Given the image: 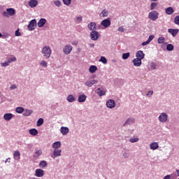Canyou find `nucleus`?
<instances>
[{
    "label": "nucleus",
    "mask_w": 179,
    "mask_h": 179,
    "mask_svg": "<svg viewBox=\"0 0 179 179\" xmlns=\"http://www.w3.org/2000/svg\"><path fill=\"white\" fill-rule=\"evenodd\" d=\"M41 54L46 58V59H48L52 54L51 48L48 45L43 46L41 50Z\"/></svg>",
    "instance_id": "nucleus-1"
},
{
    "label": "nucleus",
    "mask_w": 179,
    "mask_h": 179,
    "mask_svg": "<svg viewBox=\"0 0 179 179\" xmlns=\"http://www.w3.org/2000/svg\"><path fill=\"white\" fill-rule=\"evenodd\" d=\"M148 19L152 20V22L157 20V19H159V13L156 10L150 12L148 14Z\"/></svg>",
    "instance_id": "nucleus-2"
},
{
    "label": "nucleus",
    "mask_w": 179,
    "mask_h": 179,
    "mask_svg": "<svg viewBox=\"0 0 179 179\" xmlns=\"http://www.w3.org/2000/svg\"><path fill=\"white\" fill-rule=\"evenodd\" d=\"M36 27H37V20H36V19L31 20L27 26L29 31H33V30H35Z\"/></svg>",
    "instance_id": "nucleus-3"
},
{
    "label": "nucleus",
    "mask_w": 179,
    "mask_h": 179,
    "mask_svg": "<svg viewBox=\"0 0 179 179\" xmlns=\"http://www.w3.org/2000/svg\"><path fill=\"white\" fill-rule=\"evenodd\" d=\"M100 34L96 30L92 31L90 34V37L92 41H97L99 40V36Z\"/></svg>",
    "instance_id": "nucleus-4"
},
{
    "label": "nucleus",
    "mask_w": 179,
    "mask_h": 179,
    "mask_svg": "<svg viewBox=\"0 0 179 179\" xmlns=\"http://www.w3.org/2000/svg\"><path fill=\"white\" fill-rule=\"evenodd\" d=\"M101 26L105 27V29H107V27H110L111 26V18L108 17L103 20L101 21Z\"/></svg>",
    "instance_id": "nucleus-5"
},
{
    "label": "nucleus",
    "mask_w": 179,
    "mask_h": 179,
    "mask_svg": "<svg viewBox=\"0 0 179 179\" xmlns=\"http://www.w3.org/2000/svg\"><path fill=\"white\" fill-rule=\"evenodd\" d=\"M158 119L160 122H167V120H169V115L166 113H162Z\"/></svg>",
    "instance_id": "nucleus-6"
},
{
    "label": "nucleus",
    "mask_w": 179,
    "mask_h": 179,
    "mask_svg": "<svg viewBox=\"0 0 179 179\" xmlns=\"http://www.w3.org/2000/svg\"><path fill=\"white\" fill-rule=\"evenodd\" d=\"M96 83H99V80H88L85 83V86H87V87H92L93 85H96Z\"/></svg>",
    "instance_id": "nucleus-7"
},
{
    "label": "nucleus",
    "mask_w": 179,
    "mask_h": 179,
    "mask_svg": "<svg viewBox=\"0 0 179 179\" xmlns=\"http://www.w3.org/2000/svg\"><path fill=\"white\" fill-rule=\"evenodd\" d=\"M106 106L108 108H114V107H115V101L109 99L106 101Z\"/></svg>",
    "instance_id": "nucleus-8"
},
{
    "label": "nucleus",
    "mask_w": 179,
    "mask_h": 179,
    "mask_svg": "<svg viewBox=\"0 0 179 179\" xmlns=\"http://www.w3.org/2000/svg\"><path fill=\"white\" fill-rule=\"evenodd\" d=\"M72 51V45H67L64 47L63 52L66 55H69V54H71Z\"/></svg>",
    "instance_id": "nucleus-9"
},
{
    "label": "nucleus",
    "mask_w": 179,
    "mask_h": 179,
    "mask_svg": "<svg viewBox=\"0 0 179 179\" xmlns=\"http://www.w3.org/2000/svg\"><path fill=\"white\" fill-rule=\"evenodd\" d=\"M178 31L179 29H168V32L170 33V34H171V36L173 37H176V36H177V34H178Z\"/></svg>",
    "instance_id": "nucleus-10"
},
{
    "label": "nucleus",
    "mask_w": 179,
    "mask_h": 179,
    "mask_svg": "<svg viewBox=\"0 0 179 179\" xmlns=\"http://www.w3.org/2000/svg\"><path fill=\"white\" fill-rule=\"evenodd\" d=\"M96 24L95 22H92L88 24L87 25V28L89 29V30H90L91 31H93L94 30H96L97 28L96 27Z\"/></svg>",
    "instance_id": "nucleus-11"
},
{
    "label": "nucleus",
    "mask_w": 179,
    "mask_h": 179,
    "mask_svg": "<svg viewBox=\"0 0 179 179\" xmlns=\"http://www.w3.org/2000/svg\"><path fill=\"white\" fill-rule=\"evenodd\" d=\"M136 57L137 59L142 60L145 58V53L142 50H138L136 53Z\"/></svg>",
    "instance_id": "nucleus-12"
},
{
    "label": "nucleus",
    "mask_w": 179,
    "mask_h": 179,
    "mask_svg": "<svg viewBox=\"0 0 179 179\" xmlns=\"http://www.w3.org/2000/svg\"><path fill=\"white\" fill-rule=\"evenodd\" d=\"M132 63L134 66H141L142 65V60L141 59L135 58L132 60Z\"/></svg>",
    "instance_id": "nucleus-13"
},
{
    "label": "nucleus",
    "mask_w": 179,
    "mask_h": 179,
    "mask_svg": "<svg viewBox=\"0 0 179 179\" xmlns=\"http://www.w3.org/2000/svg\"><path fill=\"white\" fill-rule=\"evenodd\" d=\"M60 132L64 136L68 135V134H69V128L67 127H62L60 129Z\"/></svg>",
    "instance_id": "nucleus-14"
},
{
    "label": "nucleus",
    "mask_w": 179,
    "mask_h": 179,
    "mask_svg": "<svg viewBox=\"0 0 179 179\" xmlns=\"http://www.w3.org/2000/svg\"><path fill=\"white\" fill-rule=\"evenodd\" d=\"M36 177H43L44 176V170L38 169L35 171Z\"/></svg>",
    "instance_id": "nucleus-15"
},
{
    "label": "nucleus",
    "mask_w": 179,
    "mask_h": 179,
    "mask_svg": "<svg viewBox=\"0 0 179 179\" xmlns=\"http://www.w3.org/2000/svg\"><path fill=\"white\" fill-rule=\"evenodd\" d=\"M135 123V119L134 117H129L127 120V121L123 124V127L125 125H132V124Z\"/></svg>",
    "instance_id": "nucleus-16"
},
{
    "label": "nucleus",
    "mask_w": 179,
    "mask_h": 179,
    "mask_svg": "<svg viewBox=\"0 0 179 179\" xmlns=\"http://www.w3.org/2000/svg\"><path fill=\"white\" fill-rule=\"evenodd\" d=\"M28 5L30 6V8H36V6L38 5V1L37 0H30Z\"/></svg>",
    "instance_id": "nucleus-17"
},
{
    "label": "nucleus",
    "mask_w": 179,
    "mask_h": 179,
    "mask_svg": "<svg viewBox=\"0 0 179 179\" xmlns=\"http://www.w3.org/2000/svg\"><path fill=\"white\" fill-rule=\"evenodd\" d=\"M45 23H47V20L45 18H41L38 22V27H43Z\"/></svg>",
    "instance_id": "nucleus-18"
},
{
    "label": "nucleus",
    "mask_w": 179,
    "mask_h": 179,
    "mask_svg": "<svg viewBox=\"0 0 179 179\" xmlns=\"http://www.w3.org/2000/svg\"><path fill=\"white\" fill-rule=\"evenodd\" d=\"M14 160L19 162L20 160V152L19 150H16L13 153Z\"/></svg>",
    "instance_id": "nucleus-19"
},
{
    "label": "nucleus",
    "mask_w": 179,
    "mask_h": 179,
    "mask_svg": "<svg viewBox=\"0 0 179 179\" xmlns=\"http://www.w3.org/2000/svg\"><path fill=\"white\" fill-rule=\"evenodd\" d=\"M12 118H13V114H12V113H6L3 115V119L6 121H10V120H12Z\"/></svg>",
    "instance_id": "nucleus-20"
},
{
    "label": "nucleus",
    "mask_w": 179,
    "mask_h": 179,
    "mask_svg": "<svg viewBox=\"0 0 179 179\" xmlns=\"http://www.w3.org/2000/svg\"><path fill=\"white\" fill-rule=\"evenodd\" d=\"M33 114V110L24 109V113L22 114L23 117H29Z\"/></svg>",
    "instance_id": "nucleus-21"
},
{
    "label": "nucleus",
    "mask_w": 179,
    "mask_h": 179,
    "mask_svg": "<svg viewBox=\"0 0 179 179\" xmlns=\"http://www.w3.org/2000/svg\"><path fill=\"white\" fill-rule=\"evenodd\" d=\"M150 148L152 150H156V149H159V143H158L157 142L152 143L150 145Z\"/></svg>",
    "instance_id": "nucleus-22"
},
{
    "label": "nucleus",
    "mask_w": 179,
    "mask_h": 179,
    "mask_svg": "<svg viewBox=\"0 0 179 179\" xmlns=\"http://www.w3.org/2000/svg\"><path fill=\"white\" fill-rule=\"evenodd\" d=\"M87 96L85 94H81L78 96V103H85L86 101Z\"/></svg>",
    "instance_id": "nucleus-23"
},
{
    "label": "nucleus",
    "mask_w": 179,
    "mask_h": 179,
    "mask_svg": "<svg viewBox=\"0 0 179 179\" xmlns=\"http://www.w3.org/2000/svg\"><path fill=\"white\" fill-rule=\"evenodd\" d=\"M96 93L100 96V97H101V96H106V91H104L103 88H98L96 90Z\"/></svg>",
    "instance_id": "nucleus-24"
},
{
    "label": "nucleus",
    "mask_w": 179,
    "mask_h": 179,
    "mask_svg": "<svg viewBox=\"0 0 179 179\" xmlns=\"http://www.w3.org/2000/svg\"><path fill=\"white\" fill-rule=\"evenodd\" d=\"M62 150H58V149H55L53 152V156L54 157H59L61 156Z\"/></svg>",
    "instance_id": "nucleus-25"
},
{
    "label": "nucleus",
    "mask_w": 179,
    "mask_h": 179,
    "mask_svg": "<svg viewBox=\"0 0 179 179\" xmlns=\"http://www.w3.org/2000/svg\"><path fill=\"white\" fill-rule=\"evenodd\" d=\"M6 12L8 13V16H13L16 13V10H15V8H7Z\"/></svg>",
    "instance_id": "nucleus-26"
},
{
    "label": "nucleus",
    "mask_w": 179,
    "mask_h": 179,
    "mask_svg": "<svg viewBox=\"0 0 179 179\" xmlns=\"http://www.w3.org/2000/svg\"><path fill=\"white\" fill-rule=\"evenodd\" d=\"M29 132L30 135H32L33 136L38 135V131L36 129H31Z\"/></svg>",
    "instance_id": "nucleus-27"
},
{
    "label": "nucleus",
    "mask_w": 179,
    "mask_h": 179,
    "mask_svg": "<svg viewBox=\"0 0 179 179\" xmlns=\"http://www.w3.org/2000/svg\"><path fill=\"white\" fill-rule=\"evenodd\" d=\"M165 12L166 15H173V13H174V9L173 7H168L166 8Z\"/></svg>",
    "instance_id": "nucleus-28"
},
{
    "label": "nucleus",
    "mask_w": 179,
    "mask_h": 179,
    "mask_svg": "<svg viewBox=\"0 0 179 179\" xmlns=\"http://www.w3.org/2000/svg\"><path fill=\"white\" fill-rule=\"evenodd\" d=\"M66 100L67 101H69V103H73V101H76V99L75 96H73V95L70 94L68 95V96L66 97Z\"/></svg>",
    "instance_id": "nucleus-29"
},
{
    "label": "nucleus",
    "mask_w": 179,
    "mask_h": 179,
    "mask_svg": "<svg viewBox=\"0 0 179 179\" xmlns=\"http://www.w3.org/2000/svg\"><path fill=\"white\" fill-rule=\"evenodd\" d=\"M53 149H59L61 148V141H56L52 144Z\"/></svg>",
    "instance_id": "nucleus-30"
},
{
    "label": "nucleus",
    "mask_w": 179,
    "mask_h": 179,
    "mask_svg": "<svg viewBox=\"0 0 179 179\" xmlns=\"http://www.w3.org/2000/svg\"><path fill=\"white\" fill-rule=\"evenodd\" d=\"M82 20H83V17L82 15H79L76 17V18L74 19V21L76 22V23H81Z\"/></svg>",
    "instance_id": "nucleus-31"
},
{
    "label": "nucleus",
    "mask_w": 179,
    "mask_h": 179,
    "mask_svg": "<svg viewBox=\"0 0 179 179\" xmlns=\"http://www.w3.org/2000/svg\"><path fill=\"white\" fill-rule=\"evenodd\" d=\"M24 111V108L23 107H17L15 108V113H17V114H22Z\"/></svg>",
    "instance_id": "nucleus-32"
},
{
    "label": "nucleus",
    "mask_w": 179,
    "mask_h": 179,
    "mask_svg": "<svg viewBox=\"0 0 179 179\" xmlns=\"http://www.w3.org/2000/svg\"><path fill=\"white\" fill-rule=\"evenodd\" d=\"M89 71L90 72V73H94V72H96V71H97V66L92 65L90 66Z\"/></svg>",
    "instance_id": "nucleus-33"
},
{
    "label": "nucleus",
    "mask_w": 179,
    "mask_h": 179,
    "mask_svg": "<svg viewBox=\"0 0 179 179\" xmlns=\"http://www.w3.org/2000/svg\"><path fill=\"white\" fill-rule=\"evenodd\" d=\"M43 124H44V119L43 118H39L36 122V125L38 127H41V125H43Z\"/></svg>",
    "instance_id": "nucleus-34"
},
{
    "label": "nucleus",
    "mask_w": 179,
    "mask_h": 179,
    "mask_svg": "<svg viewBox=\"0 0 179 179\" xmlns=\"http://www.w3.org/2000/svg\"><path fill=\"white\" fill-rule=\"evenodd\" d=\"M101 15H102L103 17H107L108 16V10L104 9L101 11Z\"/></svg>",
    "instance_id": "nucleus-35"
},
{
    "label": "nucleus",
    "mask_w": 179,
    "mask_h": 179,
    "mask_svg": "<svg viewBox=\"0 0 179 179\" xmlns=\"http://www.w3.org/2000/svg\"><path fill=\"white\" fill-rule=\"evenodd\" d=\"M35 155H36V156H35V157H38L39 156H41V155H43V151L41 150H35Z\"/></svg>",
    "instance_id": "nucleus-36"
},
{
    "label": "nucleus",
    "mask_w": 179,
    "mask_h": 179,
    "mask_svg": "<svg viewBox=\"0 0 179 179\" xmlns=\"http://www.w3.org/2000/svg\"><path fill=\"white\" fill-rule=\"evenodd\" d=\"M166 50L167 51H173V50H174V45L173 44H168L166 45Z\"/></svg>",
    "instance_id": "nucleus-37"
},
{
    "label": "nucleus",
    "mask_w": 179,
    "mask_h": 179,
    "mask_svg": "<svg viewBox=\"0 0 179 179\" xmlns=\"http://www.w3.org/2000/svg\"><path fill=\"white\" fill-rule=\"evenodd\" d=\"M53 3L55 5V6H57V8H59V6L62 5V3L59 0L53 1Z\"/></svg>",
    "instance_id": "nucleus-38"
},
{
    "label": "nucleus",
    "mask_w": 179,
    "mask_h": 179,
    "mask_svg": "<svg viewBox=\"0 0 179 179\" xmlns=\"http://www.w3.org/2000/svg\"><path fill=\"white\" fill-rule=\"evenodd\" d=\"M47 166V162L45 161H41L39 163V166L41 169H44V167H45Z\"/></svg>",
    "instance_id": "nucleus-39"
},
{
    "label": "nucleus",
    "mask_w": 179,
    "mask_h": 179,
    "mask_svg": "<svg viewBox=\"0 0 179 179\" xmlns=\"http://www.w3.org/2000/svg\"><path fill=\"white\" fill-rule=\"evenodd\" d=\"M129 55H131V54L129 52L123 53L122 58V59H128V58H129Z\"/></svg>",
    "instance_id": "nucleus-40"
},
{
    "label": "nucleus",
    "mask_w": 179,
    "mask_h": 179,
    "mask_svg": "<svg viewBox=\"0 0 179 179\" xmlns=\"http://www.w3.org/2000/svg\"><path fill=\"white\" fill-rule=\"evenodd\" d=\"M131 143H135L136 142L139 141V138H131L129 141Z\"/></svg>",
    "instance_id": "nucleus-41"
},
{
    "label": "nucleus",
    "mask_w": 179,
    "mask_h": 179,
    "mask_svg": "<svg viewBox=\"0 0 179 179\" xmlns=\"http://www.w3.org/2000/svg\"><path fill=\"white\" fill-rule=\"evenodd\" d=\"M40 65L41 66H43V68H47V66H48V64L47 63V62H45V60H43L42 62H41Z\"/></svg>",
    "instance_id": "nucleus-42"
},
{
    "label": "nucleus",
    "mask_w": 179,
    "mask_h": 179,
    "mask_svg": "<svg viewBox=\"0 0 179 179\" xmlns=\"http://www.w3.org/2000/svg\"><path fill=\"white\" fill-rule=\"evenodd\" d=\"M156 6H157V3H152L150 4V10H155V9H156Z\"/></svg>",
    "instance_id": "nucleus-43"
},
{
    "label": "nucleus",
    "mask_w": 179,
    "mask_h": 179,
    "mask_svg": "<svg viewBox=\"0 0 179 179\" xmlns=\"http://www.w3.org/2000/svg\"><path fill=\"white\" fill-rule=\"evenodd\" d=\"M64 5H66V6H69L71 3L72 2V0H62Z\"/></svg>",
    "instance_id": "nucleus-44"
},
{
    "label": "nucleus",
    "mask_w": 179,
    "mask_h": 179,
    "mask_svg": "<svg viewBox=\"0 0 179 179\" xmlns=\"http://www.w3.org/2000/svg\"><path fill=\"white\" fill-rule=\"evenodd\" d=\"M99 61L102 62V64H107V59L104 56H101Z\"/></svg>",
    "instance_id": "nucleus-45"
},
{
    "label": "nucleus",
    "mask_w": 179,
    "mask_h": 179,
    "mask_svg": "<svg viewBox=\"0 0 179 179\" xmlns=\"http://www.w3.org/2000/svg\"><path fill=\"white\" fill-rule=\"evenodd\" d=\"M164 40H165L164 37H163V36L159 37L157 40L158 43L163 44V43H164Z\"/></svg>",
    "instance_id": "nucleus-46"
},
{
    "label": "nucleus",
    "mask_w": 179,
    "mask_h": 179,
    "mask_svg": "<svg viewBox=\"0 0 179 179\" xmlns=\"http://www.w3.org/2000/svg\"><path fill=\"white\" fill-rule=\"evenodd\" d=\"M13 61H16V57H15L9 58V59L7 60V62L10 65V63L13 62Z\"/></svg>",
    "instance_id": "nucleus-47"
},
{
    "label": "nucleus",
    "mask_w": 179,
    "mask_h": 179,
    "mask_svg": "<svg viewBox=\"0 0 179 179\" xmlns=\"http://www.w3.org/2000/svg\"><path fill=\"white\" fill-rule=\"evenodd\" d=\"M174 23L175 24H179V15L176 16L174 18Z\"/></svg>",
    "instance_id": "nucleus-48"
},
{
    "label": "nucleus",
    "mask_w": 179,
    "mask_h": 179,
    "mask_svg": "<svg viewBox=\"0 0 179 179\" xmlns=\"http://www.w3.org/2000/svg\"><path fill=\"white\" fill-rule=\"evenodd\" d=\"M123 157L124 159H128V157H129V152H124L123 153Z\"/></svg>",
    "instance_id": "nucleus-49"
},
{
    "label": "nucleus",
    "mask_w": 179,
    "mask_h": 179,
    "mask_svg": "<svg viewBox=\"0 0 179 179\" xmlns=\"http://www.w3.org/2000/svg\"><path fill=\"white\" fill-rule=\"evenodd\" d=\"M15 36L16 37H20V36H22V34L20 33V31H19V29H17L15 31Z\"/></svg>",
    "instance_id": "nucleus-50"
},
{
    "label": "nucleus",
    "mask_w": 179,
    "mask_h": 179,
    "mask_svg": "<svg viewBox=\"0 0 179 179\" xmlns=\"http://www.w3.org/2000/svg\"><path fill=\"white\" fill-rule=\"evenodd\" d=\"M156 66H157L156 65V63H155V62H151V64H150V68H151V69H156Z\"/></svg>",
    "instance_id": "nucleus-51"
},
{
    "label": "nucleus",
    "mask_w": 179,
    "mask_h": 179,
    "mask_svg": "<svg viewBox=\"0 0 179 179\" xmlns=\"http://www.w3.org/2000/svg\"><path fill=\"white\" fill-rule=\"evenodd\" d=\"M1 65L3 68H5L6 66H9L10 64H9V63L8 62H6L1 63Z\"/></svg>",
    "instance_id": "nucleus-52"
},
{
    "label": "nucleus",
    "mask_w": 179,
    "mask_h": 179,
    "mask_svg": "<svg viewBox=\"0 0 179 179\" xmlns=\"http://www.w3.org/2000/svg\"><path fill=\"white\" fill-rule=\"evenodd\" d=\"M117 30L118 31H120V33H124L125 31V28L124 27H120Z\"/></svg>",
    "instance_id": "nucleus-53"
},
{
    "label": "nucleus",
    "mask_w": 179,
    "mask_h": 179,
    "mask_svg": "<svg viewBox=\"0 0 179 179\" xmlns=\"http://www.w3.org/2000/svg\"><path fill=\"white\" fill-rule=\"evenodd\" d=\"M2 15H3V16H4V17H9V14H8V11H3L2 13Z\"/></svg>",
    "instance_id": "nucleus-54"
},
{
    "label": "nucleus",
    "mask_w": 179,
    "mask_h": 179,
    "mask_svg": "<svg viewBox=\"0 0 179 179\" xmlns=\"http://www.w3.org/2000/svg\"><path fill=\"white\" fill-rule=\"evenodd\" d=\"M153 95V90H150L147 94L146 96H149V97H151Z\"/></svg>",
    "instance_id": "nucleus-55"
},
{
    "label": "nucleus",
    "mask_w": 179,
    "mask_h": 179,
    "mask_svg": "<svg viewBox=\"0 0 179 179\" xmlns=\"http://www.w3.org/2000/svg\"><path fill=\"white\" fill-rule=\"evenodd\" d=\"M153 38H155V36L150 35L149 37H148V39L147 41L150 43V41H152V40H153Z\"/></svg>",
    "instance_id": "nucleus-56"
},
{
    "label": "nucleus",
    "mask_w": 179,
    "mask_h": 179,
    "mask_svg": "<svg viewBox=\"0 0 179 179\" xmlns=\"http://www.w3.org/2000/svg\"><path fill=\"white\" fill-rule=\"evenodd\" d=\"M15 89H17V86H16V85H12L10 87V90H15Z\"/></svg>",
    "instance_id": "nucleus-57"
},
{
    "label": "nucleus",
    "mask_w": 179,
    "mask_h": 179,
    "mask_svg": "<svg viewBox=\"0 0 179 179\" xmlns=\"http://www.w3.org/2000/svg\"><path fill=\"white\" fill-rule=\"evenodd\" d=\"M9 36H10V34L6 33L3 35H2L1 38H8V37H9Z\"/></svg>",
    "instance_id": "nucleus-58"
},
{
    "label": "nucleus",
    "mask_w": 179,
    "mask_h": 179,
    "mask_svg": "<svg viewBox=\"0 0 179 179\" xmlns=\"http://www.w3.org/2000/svg\"><path fill=\"white\" fill-rule=\"evenodd\" d=\"M149 43H150L149 41H146L145 42H143L141 45L145 47V45H148V44H149Z\"/></svg>",
    "instance_id": "nucleus-59"
},
{
    "label": "nucleus",
    "mask_w": 179,
    "mask_h": 179,
    "mask_svg": "<svg viewBox=\"0 0 179 179\" xmlns=\"http://www.w3.org/2000/svg\"><path fill=\"white\" fill-rule=\"evenodd\" d=\"M163 179H171V175H166V176L164 177Z\"/></svg>",
    "instance_id": "nucleus-60"
},
{
    "label": "nucleus",
    "mask_w": 179,
    "mask_h": 179,
    "mask_svg": "<svg viewBox=\"0 0 179 179\" xmlns=\"http://www.w3.org/2000/svg\"><path fill=\"white\" fill-rule=\"evenodd\" d=\"M89 45L90 47V48H94L95 45H94V43H90Z\"/></svg>",
    "instance_id": "nucleus-61"
},
{
    "label": "nucleus",
    "mask_w": 179,
    "mask_h": 179,
    "mask_svg": "<svg viewBox=\"0 0 179 179\" xmlns=\"http://www.w3.org/2000/svg\"><path fill=\"white\" fill-rule=\"evenodd\" d=\"M10 158H8V159H6V160L5 161V163H10Z\"/></svg>",
    "instance_id": "nucleus-62"
},
{
    "label": "nucleus",
    "mask_w": 179,
    "mask_h": 179,
    "mask_svg": "<svg viewBox=\"0 0 179 179\" xmlns=\"http://www.w3.org/2000/svg\"><path fill=\"white\" fill-rule=\"evenodd\" d=\"M176 173L178 174V177H179V169H176Z\"/></svg>",
    "instance_id": "nucleus-63"
},
{
    "label": "nucleus",
    "mask_w": 179,
    "mask_h": 179,
    "mask_svg": "<svg viewBox=\"0 0 179 179\" xmlns=\"http://www.w3.org/2000/svg\"><path fill=\"white\" fill-rule=\"evenodd\" d=\"M1 37H2V34L0 33V38H1Z\"/></svg>",
    "instance_id": "nucleus-64"
}]
</instances>
